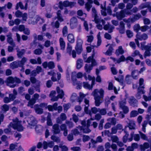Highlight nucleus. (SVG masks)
Here are the masks:
<instances>
[{"mask_svg": "<svg viewBox=\"0 0 151 151\" xmlns=\"http://www.w3.org/2000/svg\"><path fill=\"white\" fill-rule=\"evenodd\" d=\"M13 123L11 122L8 126V128L4 129V132L6 134H8L11 132V127H12L14 129H17L19 132L23 130L24 128L21 124V122L19 121L17 118L13 119Z\"/></svg>", "mask_w": 151, "mask_h": 151, "instance_id": "obj_1", "label": "nucleus"}, {"mask_svg": "<svg viewBox=\"0 0 151 151\" xmlns=\"http://www.w3.org/2000/svg\"><path fill=\"white\" fill-rule=\"evenodd\" d=\"M7 86L12 88H14L17 85L16 83H20L21 82V80L17 77L12 76L8 77L5 81Z\"/></svg>", "mask_w": 151, "mask_h": 151, "instance_id": "obj_2", "label": "nucleus"}, {"mask_svg": "<svg viewBox=\"0 0 151 151\" xmlns=\"http://www.w3.org/2000/svg\"><path fill=\"white\" fill-rule=\"evenodd\" d=\"M76 3V2H70L66 0L63 2L60 1L59 2V7L61 9H63V7H67L69 6L72 7L75 6Z\"/></svg>", "mask_w": 151, "mask_h": 151, "instance_id": "obj_3", "label": "nucleus"}, {"mask_svg": "<svg viewBox=\"0 0 151 151\" xmlns=\"http://www.w3.org/2000/svg\"><path fill=\"white\" fill-rule=\"evenodd\" d=\"M123 131H124V132L125 133V135L123 136L122 138L123 142L124 143H126L127 140L128 142L132 141L133 139V137L134 135V132H132L130 133V137L128 138V137L129 136V134L128 132L125 129H122Z\"/></svg>", "mask_w": 151, "mask_h": 151, "instance_id": "obj_4", "label": "nucleus"}, {"mask_svg": "<svg viewBox=\"0 0 151 151\" xmlns=\"http://www.w3.org/2000/svg\"><path fill=\"white\" fill-rule=\"evenodd\" d=\"M33 98L31 99L28 103L27 106L30 107L31 108H33V105L36 103V101L40 97L39 94L36 93L33 95Z\"/></svg>", "mask_w": 151, "mask_h": 151, "instance_id": "obj_5", "label": "nucleus"}, {"mask_svg": "<svg viewBox=\"0 0 151 151\" xmlns=\"http://www.w3.org/2000/svg\"><path fill=\"white\" fill-rule=\"evenodd\" d=\"M83 43V40L80 38H78L77 41L76 45L75 47V49L78 54H80L83 50L82 47Z\"/></svg>", "mask_w": 151, "mask_h": 151, "instance_id": "obj_6", "label": "nucleus"}, {"mask_svg": "<svg viewBox=\"0 0 151 151\" xmlns=\"http://www.w3.org/2000/svg\"><path fill=\"white\" fill-rule=\"evenodd\" d=\"M27 122L28 124L27 127L30 129H32V127L35 126L37 123L35 118L33 116L29 117L27 119Z\"/></svg>", "mask_w": 151, "mask_h": 151, "instance_id": "obj_7", "label": "nucleus"}, {"mask_svg": "<svg viewBox=\"0 0 151 151\" xmlns=\"http://www.w3.org/2000/svg\"><path fill=\"white\" fill-rule=\"evenodd\" d=\"M104 91L102 89L100 90L95 89L92 93V95L94 97V94L100 98H103Z\"/></svg>", "mask_w": 151, "mask_h": 151, "instance_id": "obj_8", "label": "nucleus"}, {"mask_svg": "<svg viewBox=\"0 0 151 151\" xmlns=\"http://www.w3.org/2000/svg\"><path fill=\"white\" fill-rule=\"evenodd\" d=\"M95 53L94 51H93V53L92 54V55L89 57L85 61V62L87 63H90L91 62V65L93 67V66L96 65L97 64V63L95 59H93Z\"/></svg>", "mask_w": 151, "mask_h": 151, "instance_id": "obj_9", "label": "nucleus"}, {"mask_svg": "<svg viewBox=\"0 0 151 151\" xmlns=\"http://www.w3.org/2000/svg\"><path fill=\"white\" fill-rule=\"evenodd\" d=\"M113 16H116L118 20H121L125 17V11L122 10L119 12H116V14H113Z\"/></svg>", "mask_w": 151, "mask_h": 151, "instance_id": "obj_10", "label": "nucleus"}, {"mask_svg": "<svg viewBox=\"0 0 151 151\" xmlns=\"http://www.w3.org/2000/svg\"><path fill=\"white\" fill-rule=\"evenodd\" d=\"M58 124L57 123L52 126V131L54 134H59L60 132V130L59 128V126Z\"/></svg>", "mask_w": 151, "mask_h": 151, "instance_id": "obj_11", "label": "nucleus"}, {"mask_svg": "<svg viewBox=\"0 0 151 151\" xmlns=\"http://www.w3.org/2000/svg\"><path fill=\"white\" fill-rule=\"evenodd\" d=\"M77 25V19L75 17H72L70 20V26L71 29L75 28Z\"/></svg>", "mask_w": 151, "mask_h": 151, "instance_id": "obj_12", "label": "nucleus"}, {"mask_svg": "<svg viewBox=\"0 0 151 151\" xmlns=\"http://www.w3.org/2000/svg\"><path fill=\"white\" fill-rule=\"evenodd\" d=\"M67 118L66 114L64 113L61 114L60 116L57 118L56 119V122L58 124H61L63 121L65 120Z\"/></svg>", "mask_w": 151, "mask_h": 151, "instance_id": "obj_13", "label": "nucleus"}, {"mask_svg": "<svg viewBox=\"0 0 151 151\" xmlns=\"http://www.w3.org/2000/svg\"><path fill=\"white\" fill-rule=\"evenodd\" d=\"M136 37L139 40L142 41L143 40H145L148 38L147 35L145 33L142 35L141 34V33H137L136 35Z\"/></svg>", "mask_w": 151, "mask_h": 151, "instance_id": "obj_14", "label": "nucleus"}, {"mask_svg": "<svg viewBox=\"0 0 151 151\" xmlns=\"http://www.w3.org/2000/svg\"><path fill=\"white\" fill-rule=\"evenodd\" d=\"M92 11L93 13V15L94 17V20L96 23H97L100 22L101 20L100 19H98V16L97 14V12L94 7H93L92 9Z\"/></svg>", "mask_w": 151, "mask_h": 151, "instance_id": "obj_15", "label": "nucleus"}, {"mask_svg": "<svg viewBox=\"0 0 151 151\" xmlns=\"http://www.w3.org/2000/svg\"><path fill=\"white\" fill-rule=\"evenodd\" d=\"M137 101L134 98V96H132L129 99V103L132 106L134 107L137 106Z\"/></svg>", "mask_w": 151, "mask_h": 151, "instance_id": "obj_16", "label": "nucleus"}, {"mask_svg": "<svg viewBox=\"0 0 151 151\" xmlns=\"http://www.w3.org/2000/svg\"><path fill=\"white\" fill-rule=\"evenodd\" d=\"M83 130V127L81 126H78L76 128L72 130V132L73 134L75 135L79 134L80 132Z\"/></svg>", "mask_w": 151, "mask_h": 151, "instance_id": "obj_17", "label": "nucleus"}, {"mask_svg": "<svg viewBox=\"0 0 151 151\" xmlns=\"http://www.w3.org/2000/svg\"><path fill=\"white\" fill-rule=\"evenodd\" d=\"M34 109L35 113L38 114H41L43 112V109L38 106V104H36L34 106Z\"/></svg>", "mask_w": 151, "mask_h": 151, "instance_id": "obj_18", "label": "nucleus"}, {"mask_svg": "<svg viewBox=\"0 0 151 151\" xmlns=\"http://www.w3.org/2000/svg\"><path fill=\"white\" fill-rule=\"evenodd\" d=\"M60 131H63V134L65 136H67L68 135V130L66 125L65 124H62L60 126Z\"/></svg>", "mask_w": 151, "mask_h": 151, "instance_id": "obj_19", "label": "nucleus"}, {"mask_svg": "<svg viewBox=\"0 0 151 151\" xmlns=\"http://www.w3.org/2000/svg\"><path fill=\"white\" fill-rule=\"evenodd\" d=\"M7 41L10 45L13 47L15 46V43L14 42L13 39L12 38V34L10 33L7 35Z\"/></svg>", "mask_w": 151, "mask_h": 151, "instance_id": "obj_20", "label": "nucleus"}, {"mask_svg": "<svg viewBox=\"0 0 151 151\" xmlns=\"http://www.w3.org/2000/svg\"><path fill=\"white\" fill-rule=\"evenodd\" d=\"M145 93L144 89L138 88V91L135 95L136 98L139 99L141 98V95L142 94H144Z\"/></svg>", "mask_w": 151, "mask_h": 151, "instance_id": "obj_21", "label": "nucleus"}, {"mask_svg": "<svg viewBox=\"0 0 151 151\" xmlns=\"http://www.w3.org/2000/svg\"><path fill=\"white\" fill-rule=\"evenodd\" d=\"M56 92L55 91H52L50 94V96L51 98V100L52 101H57L58 99V97L55 96Z\"/></svg>", "mask_w": 151, "mask_h": 151, "instance_id": "obj_22", "label": "nucleus"}, {"mask_svg": "<svg viewBox=\"0 0 151 151\" xmlns=\"http://www.w3.org/2000/svg\"><path fill=\"white\" fill-rule=\"evenodd\" d=\"M94 96L95 105L96 106H98L102 102V99L103 98H99V97H97V96L95 94Z\"/></svg>", "mask_w": 151, "mask_h": 151, "instance_id": "obj_23", "label": "nucleus"}, {"mask_svg": "<svg viewBox=\"0 0 151 151\" xmlns=\"http://www.w3.org/2000/svg\"><path fill=\"white\" fill-rule=\"evenodd\" d=\"M124 52V50L123 49L122 46H120L118 47V49L116 50L115 54L117 56H118L120 55H122Z\"/></svg>", "mask_w": 151, "mask_h": 151, "instance_id": "obj_24", "label": "nucleus"}, {"mask_svg": "<svg viewBox=\"0 0 151 151\" xmlns=\"http://www.w3.org/2000/svg\"><path fill=\"white\" fill-rule=\"evenodd\" d=\"M56 90L57 93L58 94V95L57 96L58 97V99L59 98L62 99L64 95L63 91L62 90H61L58 87H57Z\"/></svg>", "mask_w": 151, "mask_h": 151, "instance_id": "obj_25", "label": "nucleus"}, {"mask_svg": "<svg viewBox=\"0 0 151 151\" xmlns=\"http://www.w3.org/2000/svg\"><path fill=\"white\" fill-rule=\"evenodd\" d=\"M10 68L13 69L18 68V67H21L19 65L18 61H14L11 63L10 64Z\"/></svg>", "mask_w": 151, "mask_h": 151, "instance_id": "obj_26", "label": "nucleus"}, {"mask_svg": "<svg viewBox=\"0 0 151 151\" xmlns=\"http://www.w3.org/2000/svg\"><path fill=\"white\" fill-rule=\"evenodd\" d=\"M83 76L86 80L88 79L90 81H92V86H93L95 84V77H92L90 75H88V77H87L86 74H84Z\"/></svg>", "mask_w": 151, "mask_h": 151, "instance_id": "obj_27", "label": "nucleus"}, {"mask_svg": "<svg viewBox=\"0 0 151 151\" xmlns=\"http://www.w3.org/2000/svg\"><path fill=\"white\" fill-rule=\"evenodd\" d=\"M106 1H104V16H105L107 15L106 13L105 12L106 10H107V12L108 14L111 15L112 13V11L111 7L109 6H108L107 8V9H106Z\"/></svg>", "mask_w": 151, "mask_h": 151, "instance_id": "obj_28", "label": "nucleus"}, {"mask_svg": "<svg viewBox=\"0 0 151 151\" xmlns=\"http://www.w3.org/2000/svg\"><path fill=\"white\" fill-rule=\"evenodd\" d=\"M83 60L81 59H78L76 61V67L78 69H80L83 65Z\"/></svg>", "mask_w": 151, "mask_h": 151, "instance_id": "obj_29", "label": "nucleus"}, {"mask_svg": "<svg viewBox=\"0 0 151 151\" xmlns=\"http://www.w3.org/2000/svg\"><path fill=\"white\" fill-rule=\"evenodd\" d=\"M17 55L19 58H21L25 52V50L24 49H22L20 50L19 48L17 49Z\"/></svg>", "mask_w": 151, "mask_h": 151, "instance_id": "obj_30", "label": "nucleus"}, {"mask_svg": "<svg viewBox=\"0 0 151 151\" xmlns=\"http://www.w3.org/2000/svg\"><path fill=\"white\" fill-rule=\"evenodd\" d=\"M59 42L61 50H64L65 48V42L63 38L60 37L59 39Z\"/></svg>", "mask_w": 151, "mask_h": 151, "instance_id": "obj_31", "label": "nucleus"}, {"mask_svg": "<svg viewBox=\"0 0 151 151\" xmlns=\"http://www.w3.org/2000/svg\"><path fill=\"white\" fill-rule=\"evenodd\" d=\"M84 102L85 104V106L84 109L85 112L87 113L88 112V107L89 106V100L86 99H85L84 100Z\"/></svg>", "mask_w": 151, "mask_h": 151, "instance_id": "obj_32", "label": "nucleus"}, {"mask_svg": "<svg viewBox=\"0 0 151 151\" xmlns=\"http://www.w3.org/2000/svg\"><path fill=\"white\" fill-rule=\"evenodd\" d=\"M85 70L86 72L89 73L93 69V67L91 64H86L84 66Z\"/></svg>", "mask_w": 151, "mask_h": 151, "instance_id": "obj_33", "label": "nucleus"}, {"mask_svg": "<svg viewBox=\"0 0 151 151\" xmlns=\"http://www.w3.org/2000/svg\"><path fill=\"white\" fill-rule=\"evenodd\" d=\"M67 38L68 40L70 42L73 43L74 42L75 40L73 34H69L68 35Z\"/></svg>", "mask_w": 151, "mask_h": 151, "instance_id": "obj_34", "label": "nucleus"}, {"mask_svg": "<svg viewBox=\"0 0 151 151\" xmlns=\"http://www.w3.org/2000/svg\"><path fill=\"white\" fill-rule=\"evenodd\" d=\"M103 141V139L100 136L98 137L96 140H94L93 139H91V141L93 144H95L98 142H101Z\"/></svg>", "mask_w": 151, "mask_h": 151, "instance_id": "obj_35", "label": "nucleus"}, {"mask_svg": "<svg viewBox=\"0 0 151 151\" xmlns=\"http://www.w3.org/2000/svg\"><path fill=\"white\" fill-rule=\"evenodd\" d=\"M141 47L142 50H145V51H151V46L148 45H145L143 43H141Z\"/></svg>", "mask_w": 151, "mask_h": 151, "instance_id": "obj_36", "label": "nucleus"}, {"mask_svg": "<svg viewBox=\"0 0 151 151\" xmlns=\"http://www.w3.org/2000/svg\"><path fill=\"white\" fill-rule=\"evenodd\" d=\"M144 80L143 78H141L139 79V86L138 88L142 89H144L145 88L144 85Z\"/></svg>", "mask_w": 151, "mask_h": 151, "instance_id": "obj_37", "label": "nucleus"}, {"mask_svg": "<svg viewBox=\"0 0 151 151\" xmlns=\"http://www.w3.org/2000/svg\"><path fill=\"white\" fill-rule=\"evenodd\" d=\"M57 14L58 20L60 22L63 21L64 19L61 14V11L60 10L58 11L57 13Z\"/></svg>", "mask_w": 151, "mask_h": 151, "instance_id": "obj_38", "label": "nucleus"}, {"mask_svg": "<svg viewBox=\"0 0 151 151\" xmlns=\"http://www.w3.org/2000/svg\"><path fill=\"white\" fill-rule=\"evenodd\" d=\"M43 127L40 125H37L35 127V130L37 133H41L43 131Z\"/></svg>", "mask_w": 151, "mask_h": 151, "instance_id": "obj_39", "label": "nucleus"}, {"mask_svg": "<svg viewBox=\"0 0 151 151\" xmlns=\"http://www.w3.org/2000/svg\"><path fill=\"white\" fill-rule=\"evenodd\" d=\"M83 86L85 88L89 90L92 89L93 87V86H92V83H91V86L90 85L86 82L83 83Z\"/></svg>", "mask_w": 151, "mask_h": 151, "instance_id": "obj_40", "label": "nucleus"}, {"mask_svg": "<svg viewBox=\"0 0 151 151\" xmlns=\"http://www.w3.org/2000/svg\"><path fill=\"white\" fill-rule=\"evenodd\" d=\"M27 60V58L24 57L20 61H18L21 67L23 68V66H24V63L26 62Z\"/></svg>", "mask_w": 151, "mask_h": 151, "instance_id": "obj_41", "label": "nucleus"}, {"mask_svg": "<svg viewBox=\"0 0 151 151\" xmlns=\"http://www.w3.org/2000/svg\"><path fill=\"white\" fill-rule=\"evenodd\" d=\"M1 109L2 111L6 112L9 110V106L6 104H4L1 107Z\"/></svg>", "mask_w": 151, "mask_h": 151, "instance_id": "obj_42", "label": "nucleus"}, {"mask_svg": "<svg viewBox=\"0 0 151 151\" xmlns=\"http://www.w3.org/2000/svg\"><path fill=\"white\" fill-rule=\"evenodd\" d=\"M19 7H20V9H24V6L21 2H19L17 4L15 9L16 10H18Z\"/></svg>", "mask_w": 151, "mask_h": 151, "instance_id": "obj_43", "label": "nucleus"}, {"mask_svg": "<svg viewBox=\"0 0 151 151\" xmlns=\"http://www.w3.org/2000/svg\"><path fill=\"white\" fill-rule=\"evenodd\" d=\"M141 17V15L139 14H136L134 15L133 18L131 19V21L132 22H134L135 21L139 19Z\"/></svg>", "mask_w": 151, "mask_h": 151, "instance_id": "obj_44", "label": "nucleus"}, {"mask_svg": "<svg viewBox=\"0 0 151 151\" xmlns=\"http://www.w3.org/2000/svg\"><path fill=\"white\" fill-rule=\"evenodd\" d=\"M51 114H48L47 117V124L49 126H52V123L51 119Z\"/></svg>", "mask_w": 151, "mask_h": 151, "instance_id": "obj_45", "label": "nucleus"}, {"mask_svg": "<svg viewBox=\"0 0 151 151\" xmlns=\"http://www.w3.org/2000/svg\"><path fill=\"white\" fill-rule=\"evenodd\" d=\"M113 50V48L111 46H110L107 51L106 52L105 54L106 55H111L112 54V52Z\"/></svg>", "mask_w": 151, "mask_h": 151, "instance_id": "obj_46", "label": "nucleus"}, {"mask_svg": "<svg viewBox=\"0 0 151 151\" xmlns=\"http://www.w3.org/2000/svg\"><path fill=\"white\" fill-rule=\"evenodd\" d=\"M140 29L141 27L139 24H136L134 26V29L135 32H137V33H140L139 32V31L140 30Z\"/></svg>", "mask_w": 151, "mask_h": 151, "instance_id": "obj_47", "label": "nucleus"}, {"mask_svg": "<svg viewBox=\"0 0 151 151\" xmlns=\"http://www.w3.org/2000/svg\"><path fill=\"white\" fill-rule=\"evenodd\" d=\"M138 115V111L136 110L132 111L130 113V117H134L137 116Z\"/></svg>", "mask_w": 151, "mask_h": 151, "instance_id": "obj_48", "label": "nucleus"}, {"mask_svg": "<svg viewBox=\"0 0 151 151\" xmlns=\"http://www.w3.org/2000/svg\"><path fill=\"white\" fill-rule=\"evenodd\" d=\"M125 60H126V58L124 55H122L117 60V63H119L121 62H124Z\"/></svg>", "mask_w": 151, "mask_h": 151, "instance_id": "obj_49", "label": "nucleus"}, {"mask_svg": "<svg viewBox=\"0 0 151 151\" xmlns=\"http://www.w3.org/2000/svg\"><path fill=\"white\" fill-rule=\"evenodd\" d=\"M150 147V145L148 142H145L143 145V146H142L141 147V149L142 150H144L145 149L148 148Z\"/></svg>", "mask_w": 151, "mask_h": 151, "instance_id": "obj_50", "label": "nucleus"}, {"mask_svg": "<svg viewBox=\"0 0 151 151\" xmlns=\"http://www.w3.org/2000/svg\"><path fill=\"white\" fill-rule=\"evenodd\" d=\"M99 71L98 69L97 68L96 69V74L97 75L96 78V81L98 82H101V78L100 76L99 75Z\"/></svg>", "mask_w": 151, "mask_h": 151, "instance_id": "obj_51", "label": "nucleus"}, {"mask_svg": "<svg viewBox=\"0 0 151 151\" xmlns=\"http://www.w3.org/2000/svg\"><path fill=\"white\" fill-rule=\"evenodd\" d=\"M77 99V95L76 93H73L70 97V100L72 102H73Z\"/></svg>", "mask_w": 151, "mask_h": 151, "instance_id": "obj_52", "label": "nucleus"}, {"mask_svg": "<svg viewBox=\"0 0 151 151\" xmlns=\"http://www.w3.org/2000/svg\"><path fill=\"white\" fill-rule=\"evenodd\" d=\"M51 139L54 141L57 142H60V139L58 137L55 135H52L51 137Z\"/></svg>", "mask_w": 151, "mask_h": 151, "instance_id": "obj_53", "label": "nucleus"}, {"mask_svg": "<svg viewBox=\"0 0 151 151\" xmlns=\"http://www.w3.org/2000/svg\"><path fill=\"white\" fill-rule=\"evenodd\" d=\"M89 127H87L86 126L83 127V132L84 133H88L90 132L91 130L89 128Z\"/></svg>", "mask_w": 151, "mask_h": 151, "instance_id": "obj_54", "label": "nucleus"}, {"mask_svg": "<svg viewBox=\"0 0 151 151\" xmlns=\"http://www.w3.org/2000/svg\"><path fill=\"white\" fill-rule=\"evenodd\" d=\"M42 52V49L40 48H37L34 51V53L36 55H39L41 54Z\"/></svg>", "mask_w": 151, "mask_h": 151, "instance_id": "obj_55", "label": "nucleus"}, {"mask_svg": "<svg viewBox=\"0 0 151 151\" xmlns=\"http://www.w3.org/2000/svg\"><path fill=\"white\" fill-rule=\"evenodd\" d=\"M100 32H99L98 34L97 37L98 39L97 42V46H99L101 44V37L100 36Z\"/></svg>", "mask_w": 151, "mask_h": 151, "instance_id": "obj_56", "label": "nucleus"}, {"mask_svg": "<svg viewBox=\"0 0 151 151\" xmlns=\"http://www.w3.org/2000/svg\"><path fill=\"white\" fill-rule=\"evenodd\" d=\"M104 103L106 106H108V105L111 103V100L108 97H106L104 99Z\"/></svg>", "mask_w": 151, "mask_h": 151, "instance_id": "obj_57", "label": "nucleus"}, {"mask_svg": "<svg viewBox=\"0 0 151 151\" xmlns=\"http://www.w3.org/2000/svg\"><path fill=\"white\" fill-rule=\"evenodd\" d=\"M63 36L66 37L68 34V28L66 26L64 27L63 29Z\"/></svg>", "mask_w": 151, "mask_h": 151, "instance_id": "obj_58", "label": "nucleus"}, {"mask_svg": "<svg viewBox=\"0 0 151 151\" xmlns=\"http://www.w3.org/2000/svg\"><path fill=\"white\" fill-rule=\"evenodd\" d=\"M85 8L89 12L91 8L92 7V5L89 3H86L85 4Z\"/></svg>", "mask_w": 151, "mask_h": 151, "instance_id": "obj_59", "label": "nucleus"}, {"mask_svg": "<svg viewBox=\"0 0 151 151\" xmlns=\"http://www.w3.org/2000/svg\"><path fill=\"white\" fill-rule=\"evenodd\" d=\"M126 102L125 101H120L119 103V107L121 109L126 106Z\"/></svg>", "mask_w": 151, "mask_h": 151, "instance_id": "obj_60", "label": "nucleus"}, {"mask_svg": "<svg viewBox=\"0 0 151 151\" xmlns=\"http://www.w3.org/2000/svg\"><path fill=\"white\" fill-rule=\"evenodd\" d=\"M52 26L55 27L56 28L59 27L60 23L58 21H56L55 22H52L51 23Z\"/></svg>", "mask_w": 151, "mask_h": 151, "instance_id": "obj_61", "label": "nucleus"}, {"mask_svg": "<svg viewBox=\"0 0 151 151\" xmlns=\"http://www.w3.org/2000/svg\"><path fill=\"white\" fill-rule=\"evenodd\" d=\"M111 138L112 142H113L117 143L119 141V139L116 135L112 136Z\"/></svg>", "mask_w": 151, "mask_h": 151, "instance_id": "obj_62", "label": "nucleus"}, {"mask_svg": "<svg viewBox=\"0 0 151 151\" xmlns=\"http://www.w3.org/2000/svg\"><path fill=\"white\" fill-rule=\"evenodd\" d=\"M22 14V12L18 10L15 13V15L17 17H21Z\"/></svg>", "mask_w": 151, "mask_h": 151, "instance_id": "obj_63", "label": "nucleus"}, {"mask_svg": "<svg viewBox=\"0 0 151 151\" xmlns=\"http://www.w3.org/2000/svg\"><path fill=\"white\" fill-rule=\"evenodd\" d=\"M59 147L61 148L62 151H68V148L65 145H60Z\"/></svg>", "mask_w": 151, "mask_h": 151, "instance_id": "obj_64", "label": "nucleus"}]
</instances>
